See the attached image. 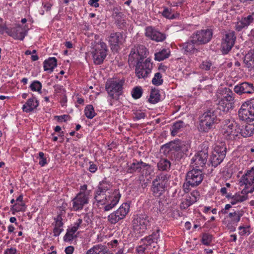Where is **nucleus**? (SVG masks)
Masks as SVG:
<instances>
[{
	"instance_id": "nucleus-33",
	"label": "nucleus",
	"mask_w": 254,
	"mask_h": 254,
	"mask_svg": "<svg viewBox=\"0 0 254 254\" xmlns=\"http://www.w3.org/2000/svg\"><path fill=\"white\" fill-rule=\"evenodd\" d=\"M57 61L55 57L49 58L44 62V69L45 71H49L52 72L54 68L57 66Z\"/></svg>"
},
{
	"instance_id": "nucleus-6",
	"label": "nucleus",
	"mask_w": 254,
	"mask_h": 254,
	"mask_svg": "<svg viewBox=\"0 0 254 254\" xmlns=\"http://www.w3.org/2000/svg\"><path fill=\"white\" fill-rule=\"evenodd\" d=\"M153 171L154 168L151 165L144 163L141 160H134L127 168V173L133 174L137 172L140 173L142 176L145 175V176L151 175Z\"/></svg>"
},
{
	"instance_id": "nucleus-48",
	"label": "nucleus",
	"mask_w": 254,
	"mask_h": 254,
	"mask_svg": "<svg viewBox=\"0 0 254 254\" xmlns=\"http://www.w3.org/2000/svg\"><path fill=\"white\" fill-rule=\"evenodd\" d=\"M42 87L41 83L38 80L34 81L30 85V88L31 90L37 91L39 93H41Z\"/></svg>"
},
{
	"instance_id": "nucleus-59",
	"label": "nucleus",
	"mask_w": 254,
	"mask_h": 254,
	"mask_svg": "<svg viewBox=\"0 0 254 254\" xmlns=\"http://www.w3.org/2000/svg\"><path fill=\"white\" fill-rule=\"evenodd\" d=\"M134 118L137 120H139L141 119H144L145 117V113L140 111H137L135 112H134Z\"/></svg>"
},
{
	"instance_id": "nucleus-47",
	"label": "nucleus",
	"mask_w": 254,
	"mask_h": 254,
	"mask_svg": "<svg viewBox=\"0 0 254 254\" xmlns=\"http://www.w3.org/2000/svg\"><path fill=\"white\" fill-rule=\"evenodd\" d=\"M117 214V211L116 210L108 215V221L111 224H115L120 220L118 219L119 216Z\"/></svg>"
},
{
	"instance_id": "nucleus-7",
	"label": "nucleus",
	"mask_w": 254,
	"mask_h": 254,
	"mask_svg": "<svg viewBox=\"0 0 254 254\" xmlns=\"http://www.w3.org/2000/svg\"><path fill=\"white\" fill-rule=\"evenodd\" d=\"M204 175L199 169H192L189 171L186 176V184L183 185L184 189H189L187 187H195L202 182Z\"/></svg>"
},
{
	"instance_id": "nucleus-42",
	"label": "nucleus",
	"mask_w": 254,
	"mask_h": 254,
	"mask_svg": "<svg viewBox=\"0 0 254 254\" xmlns=\"http://www.w3.org/2000/svg\"><path fill=\"white\" fill-rule=\"evenodd\" d=\"M184 125L185 123L182 121H179L174 123L171 128V135L172 136H175L179 132L180 129L184 127Z\"/></svg>"
},
{
	"instance_id": "nucleus-53",
	"label": "nucleus",
	"mask_w": 254,
	"mask_h": 254,
	"mask_svg": "<svg viewBox=\"0 0 254 254\" xmlns=\"http://www.w3.org/2000/svg\"><path fill=\"white\" fill-rule=\"evenodd\" d=\"M77 236L75 234H72L69 230H67L66 233L64 237V240L65 242H70L76 238Z\"/></svg>"
},
{
	"instance_id": "nucleus-62",
	"label": "nucleus",
	"mask_w": 254,
	"mask_h": 254,
	"mask_svg": "<svg viewBox=\"0 0 254 254\" xmlns=\"http://www.w3.org/2000/svg\"><path fill=\"white\" fill-rule=\"evenodd\" d=\"M83 220L81 218H78L75 222L73 224V226L78 229L80 227H81L84 225L83 224Z\"/></svg>"
},
{
	"instance_id": "nucleus-44",
	"label": "nucleus",
	"mask_w": 254,
	"mask_h": 254,
	"mask_svg": "<svg viewBox=\"0 0 254 254\" xmlns=\"http://www.w3.org/2000/svg\"><path fill=\"white\" fill-rule=\"evenodd\" d=\"M195 199H191L189 194L187 195L180 204L181 209H186L194 203Z\"/></svg>"
},
{
	"instance_id": "nucleus-20",
	"label": "nucleus",
	"mask_w": 254,
	"mask_h": 254,
	"mask_svg": "<svg viewBox=\"0 0 254 254\" xmlns=\"http://www.w3.org/2000/svg\"><path fill=\"white\" fill-rule=\"evenodd\" d=\"M234 91L239 95L243 94H253L254 93V86L251 83L244 82L235 85Z\"/></svg>"
},
{
	"instance_id": "nucleus-49",
	"label": "nucleus",
	"mask_w": 254,
	"mask_h": 254,
	"mask_svg": "<svg viewBox=\"0 0 254 254\" xmlns=\"http://www.w3.org/2000/svg\"><path fill=\"white\" fill-rule=\"evenodd\" d=\"M142 94V90L141 87H135L133 88L131 95L134 99H137L141 97Z\"/></svg>"
},
{
	"instance_id": "nucleus-43",
	"label": "nucleus",
	"mask_w": 254,
	"mask_h": 254,
	"mask_svg": "<svg viewBox=\"0 0 254 254\" xmlns=\"http://www.w3.org/2000/svg\"><path fill=\"white\" fill-rule=\"evenodd\" d=\"M85 115L89 119H93L96 115L94 108L91 105H87L84 109Z\"/></svg>"
},
{
	"instance_id": "nucleus-17",
	"label": "nucleus",
	"mask_w": 254,
	"mask_h": 254,
	"mask_svg": "<svg viewBox=\"0 0 254 254\" xmlns=\"http://www.w3.org/2000/svg\"><path fill=\"white\" fill-rule=\"evenodd\" d=\"M236 39L235 32L230 31L227 32L222 39L221 43V52L223 54H227L234 46Z\"/></svg>"
},
{
	"instance_id": "nucleus-1",
	"label": "nucleus",
	"mask_w": 254,
	"mask_h": 254,
	"mask_svg": "<svg viewBox=\"0 0 254 254\" xmlns=\"http://www.w3.org/2000/svg\"><path fill=\"white\" fill-rule=\"evenodd\" d=\"M219 111L217 108L207 110L199 116L198 129L200 132H208L215 128L216 125L220 122Z\"/></svg>"
},
{
	"instance_id": "nucleus-8",
	"label": "nucleus",
	"mask_w": 254,
	"mask_h": 254,
	"mask_svg": "<svg viewBox=\"0 0 254 254\" xmlns=\"http://www.w3.org/2000/svg\"><path fill=\"white\" fill-rule=\"evenodd\" d=\"M239 184L241 186H245V188L241 192L242 194H247L254 191V169L253 168L242 176L239 180Z\"/></svg>"
},
{
	"instance_id": "nucleus-26",
	"label": "nucleus",
	"mask_w": 254,
	"mask_h": 254,
	"mask_svg": "<svg viewBox=\"0 0 254 254\" xmlns=\"http://www.w3.org/2000/svg\"><path fill=\"white\" fill-rule=\"evenodd\" d=\"M244 207L241 208L239 205L238 207H234L232 211L228 214V218L231 219L233 223H237L244 214Z\"/></svg>"
},
{
	"instance_id": "nucleus-52",
	"label": "nucleus",
	"mask_w": 254,
	"mask_h": 254,
	"mask_svg": "<svg viewBox=\"0 0 254 254\" xmlns=\"http://www.w3.org/2000/svg\"><path fill=\"white\" fill-rule=\"evenodd\" d=\"M55 93L59 96L65 94V90L63 86L57 84L54 86Z\"/></svg>"
},
{
	"instance_id": "nucleus-23",
	"label": "nucleus",
	"mask_w": 254,
	"mask_h": 254,
	"mask_svg": "<svg viewBox=\"0 0 254 254\" xmlns=\"http://www.w3.org/2000/svg\"><path fill=\"white\" fill-rule=\"evenodd\" d=\"M159 229H157L155 231L153 232L152 234L142 239L141 242L144 244L146 247L149 248V247H152L153 248H156L155 245L157 244V241L160 237Z\"/></svg>"
},
{
	"instance_id": "nucleus-56",
	"label": "nucleus",
	"mask_w": 254,
	"mask_h": 254,
	"mask_svg": "<svg viewBox=\"0 0 254 254\" xmlns=\"http://www.w3.org/2000/svg\"><path fill=\"white\" fill-rule=\"evenodd\" d=\"M212 66V63L210 61H203L200 65V68L205 70H209L211 66Z\"/></svg>"
},
{
	"instance_id": "nucleus-15",
	"label": "nucleus",
	"mask_w": 254,
	"mask_h": 254,
	"mask_svg": "<svg viewBox=\"0 0 254 254\" xmlns=\"http://www.w3.org/2000/svg\"><path fill=\"white\" fill-rule=\"evenodd\" d=\"M152 64L149 59H147L144 62H139L136 64L135 75L138 78H145L151 73Z\"/></svg>"
},
{
	"instance_id": "nucleus-54",
	"label": "nucleus",
	"mask_w": 254,
	"mask_h": 254,
	"mask_svg": "<svg viewBox=\"0 0 254 254\" xmlns=\"http://www.w3.org/2000/svg\"><path fill=\"white\" fill-rule=\"evenodd\" d=\"M45 154L42 152H39L37 158L39 159V164L43 167L47 164V158L44 156Z\"/></svg>"
},
{
	"instance_id": "nucleus-29",
	"label": "nucleus",
	"mask_w": 254,
	"mask_h": 254,
	"mask_svg": "<svg viewBox=\"0 0 254 254\" xmlns=\"http://www.w3.org/2000/svg\"><path fill=\"white\" fill-rule=\"evenodd\" d=\"M39 103L35 97L29 99L25 104L23 105V111L26 112H32L34 109L38 106Z\"/></svg>"
},
{
	"instance_id": "nucleus-31",
	"label": "nucleus",
	"mask_w": 254,
	"mask_h": 254,
	"mask_svg": "<svg viewBox=\"0 0 254 254\" xmlns=\"http://www.w3.org/2000/svg\"><path fill=\"white\" fill-rule=\"evenodd\" d=\"M238 115L241 120L246 121L248 123H251V119L254 117L252 111L243 109L242 107L239 110Z\"/></svg>"
},
{
	"instance_id": "nucleus-27",
	"label": "nucleus",
	"mask_w": 254,
	"mask_h": 254,
	"mask_svg": "<svg viewBox=\"0 0 254 254\" xmlns=\"http://www.w3.org/2000/svg\"><path fill=\"white\" fill-rule=\"evenodd\" d=\"M190 148V140H181L180 143L179 152L176 154V159L180 160L187 156V153Z\"/></svg>"
},
{
	"instance_id": "nucleus-38",
	"label": "nucleus",
	"mask_w": 254,
	"mask_h": 254,
	"mask_svg": "<svg viewBox=\"0 0 254 254\" xmlns=\"http://www.w3.org/2000/svg\"><path fill=\"white\" fill-rule=\"evenodd\" d=\"M241 195L240 194H236L233 196L231 197L230 203L233 205H236L238 203L242 202L247 199L248 196L247 194Z\"/></svg>"
},
{
	"instance_id": "nucleus-64",
	"label": "nucleus",
	"mask_w": 254,
	"mask_h": 254,
	"mask_svg": "<svg viewBox=\"0 0 254 254\" xmlns=\"http://www.w3.org/2000/svg\"><path fill=\"white\" fill-rule=\"evenodd\" d=\"M17 251L15 248H10L7 249L5 251L4 254H16Z\"/></svg>"
},
{
	"instance_id": "nucleus-22",
	"label": "nucleus",
	"mask_w": 254,
	"mask_h": 254,
	"mask_svg": "<svg viewBox=\"0 0 254 254\" xmlns=\"http://www.w3.org/2000/svg\"><path fill=\"white\" fill-rule=\"evenodd\" d=\"M254 21V12L243 16L240 21L237 22L235 26L236 30L238 31H241L243 29L248 27Z\"/></svg>"
},
{
	"instance_id": "nucleus-41",
	"label": "nucleus",
	"mask_w": 254,
	"mask_h": 254,
	"mask_svg": "<svg viewBox=\"0 0 254 254\" xmlns=\"http://www.w3.org/2000/svg\"><path fill=\"white\" fill-rule=\"evenodd\" d=\"M180 140L177 139L171 141L165 145L166 148L170 151H175L177 153L179 152Z\"/></svg>"
},
{
	"instance_id": "nucleus-2",
	"label": "nucleus",
	"mask_w": 254,
	"mask_h": 254,
	"mask_svg": "<svg viewBox=\"0 0 254 254\" xmlns=\"http://www.w3.org/2000/svg\"><path fill=\"white\" fill-rule=\"evenodd\" d=\"M218 102L217 108L223 112H228L234 107L235 93L227 87L219 88L216 94Z\"/></svg>"
},
{
	"instance_id": "nucleus-39",
	"label": "nucleus",
	"mask_w": 254,
	"mask_h": 254,
	"mask_svg": "<svg viewBox=\"0 0 254 254\" xmlns=\"http://www.w3.org/2000/svg\"><path fill=\"white\" fill-rule=\"evenodd\" d=\"M171 163L169 160L165 158H162L157 163V167L159 170L167 171L169 170Z\"/></svg>"
},
{
	"instance_id": "nucleus-10",
	"label": "nucleus",
	"mask_w": 254,
	"mask_h": 254,
	"mask_svg": "<svg viewBox=\"0 0 254 254\" xmlns=\"http://www.w3.org/2000/svg\"><path fill=\"white\" fill-rule=\"evenodd\" d=\"M201 150L191 159L192 163L195 167H203L206 164L208 157V146L207 142H204L200 145Z\"/></svg>"
},
{
	"instance_id": "nucleus-45",
	"label": "nucleus",
	"mask_w": 254,
	"mask_h": 254,
	"mask_svg": "<svg viewBox=\"0 0 254 254\" xmlns=\"http://www.w3.org/2000/svg\"><path fill=\"white\" fill-rule=\"evenodd\" d=\"M243 109L252 111L254 115V99H251L244 102L241 106Z\"/></svg>"
},
{
	"instance_id": "nucleus-61",
	"label": "nucleus",
	"mask_w": 254,
	"mask_h": 254,
	"mask_svg": "<svg viewBox=\"0 0 254 254\" xmlns=\"http://www.w3.org/2000/svg\"><path fill=\"white\" fill-rule=\"evenodd\" d=\"M2 22V19L0 18V34H3L4 32L6 33V31L9 29L5 24H1Z\"/></svg>"
},
{
	"instance_id": "nucleus-40",
	"label": "nucleus",
	"mask_w": 254,
	"mask_h": 254,
	"mask_svg": "<svg viewBox=\"0 0 254 254\" xmlns=\"http://www.w3.org/2000/svg\"><path fill=\"white\" fill-rule=\"evenodd\" d=\"M170 51L167 49H163L161 51L155 54V60L158 61H163L169 57Z\"/></svg>"
},
{
	"instance_id": "nucleus-9",
	"label": "nucleus",
	"mask_w": 254,
	"mask_h": 254,
	"mask_svg": "<svg viewBox=\"0 0 254 254\" xmlns=\"http://www.w3.org/2000/svg\"><path fill=\"white\" fill-rule=\"evenodd\" d=\"M227 151V148L224 144L217 145L209 158V162L212 166L216 167L220 164L224 159Z\"/></svg>"
},
{
	"instance_id": "nucleus-21",
	"label": "nucleus",
	"mask_w": 254,
	"mask_h": 254,
	"mask_svg": "<svg viewBox=\"0 0 254 254\" xmlns=\"http://www.w3.org/2000/svg\"><path fill=\"white\" fill-rule=\"evenodd\" d=\"M190 39L186 42L179 44L180 49L184 54L191 55L198 52V50L195 47V42L192 38Z\"/></svg>"
},
{
	"instance_id": "nucleus-28",
	"label": "nucleus",
	"mask_w": 254,
	"mask_h": 254,
	"mask_svg": "<svg viewBox=\"0 0 254 254\" xmlns=\"http://www.w3.org/2000/svg\"><path fill=\"white\" fill-rule=\"evenodd\" d=\"M166 188L162 184H157L152 181L151 190L154 196L159 197L165 192Z\"/></svg>"
},
{
	"instance_id": "nucleus-13",
	"label": "nucleus",
	"mask_w": 254,
	"mask_h": 254,
	"mask_svg": "<svg viewBox=\"0 0 254 254\" xmlns=\"http://www.w3.org/2000/svg\"><path fill=\"white\" fill-rule=\"evenodd\" d=\"M121 196V194L118 190L108 192V195L101 205L104 206V210L109 211L113 209L118 203Z\"/></svg>"
},
{
	"instance_id": "nucleus-36",
	"label": "nucleus",
	"mask_w": 254,
	"mask_h": 254,
	"mask_svg": "<svg viewBox=\"0 0 254 254\" xmlns=\"http://www.w3.org/2000/svg\"><path fill=\"white\" fill-rule=\"evenodd\" d=\"M129 205L127 203H124L120 206L117 210V214L119 216L118 219L121 220L125 218L129 211Z\"/></svg>"
},
{
	"instance_id": "nucleus-3",
	"label": "nucleus",
	"mask_w": 254,
	"mask_h": 254,
	"mask_svg": "<svg viewBox=\"0 0 254 254\" xmlns=\"http://www.w3.org/2000/svg\"><path fill=\"white\" fill-rule=\"evenodd\" d=\"M221 131L227 140H234L240 134V126L230 119H225L222 122Z\"/></svg>"
},
{
	"instance_id": "nucleus-32",
	"label": "nucleus",
	"mask_w": 254,
	"mask_h": 254,
	"mask_svg": "<svg viewBox=\"0 0 254 254\" xmlns=\"http://www.w3.org/2000/svg\"><path fill=\"white\" fill-rule=\"evenodd\" d=\"M240 134L244 137H247L252 135L254 133V126L251 123L248 125L240 127Z\"/></svg>"
},
{
	"instance_id": "nucleus-55",
	"label": "nucleus",
	"mask_w": 254,
	"mask_h": 254,
	"mask_svg": "<svg viewBox=\"0 0 254 254\" xmlns=\"http://www.w3.org/2000/svg\"><path fill=\"white\" fill-rule=\"evenodd\" d=\"M212 238L211 235L204 234L202 238V243L205 245H209L212 242Z\"/></svg>"
},
{
	"instance_id": "nucleus-35",
	"label": "nucleus",
	"mask_w": 254,
	"mask_h": 254,
	"mask_svg": "<svg viewBox=\"0 0 254 254\" xmlns=\"http://www.w3.org/2000/svg\"><path fill=\"white\" fill-rule=\"evenodd\" d=\"M107 248L102 245H97L88 250L86 254H106Z\"/></svg>"
},
{
	"instance_id": "nucleus-50",
	"label": "nucleus",
	"mask_w": 254,
	"mask_h": 254,
	"mask_svg": "<svg viewBox=\"0 0 254 254\" xmlns=\"http://www.w3.org/2000/svg\"><path fill=\"white\" fill-rule=\"evenodd\" d=\"M25 205L23 202L20 203L16 202L12 207V210L13 211H24L25 210Z\"/></svg>"
},
{
	"instance_id": "nucleus-46",
	"label": "nucleus",
	"mask_w": 254,
	"mask_h": 254,
	"mask_svg": "<svg viewBox=\"0 0 254 254\" xmlns=\"http://www.w3.org/2000/svg\"><path fill=\"white\" fill-rule=\"evenodd\" d=\"M163 82L161 74L160 72L156 73L152 80V83L156 86H159L161 85Z\"/></svg>"
},
{
	"instance_id": "nucleus-57",
	"label": "nucleus",
	"mask_w": 254,
	"mask_h": 254,
	"mask_svg": "<svg viewBox=\"0 0 254 254\" xmlns=\"http://www.w3.org/2000/svg\"><path fill=\"white\" fill-rule=\"evenodd\" d=\"M238 229L239 230V234L241 236L249 235L250 234L249 230V227L240 226Z\"/></svg>"
},
{
	"instance_id": "nucleus-12",
	"label": "nucleus",
	"mask_w": 254,
	"mask_h": 254,
	"mask_svg": "<svg viewBox=\"0 0 254 254\" xmlns=\"http://www.w3.org/2000/svg\"><path fill=\"white\" fill-rule=\"evenodd\" d=\"M146 48L143 45H138L132 48L128 56V62L130 65L134 64L142 60L146 57Z\"/></svg>"
},
{
	"instance_id": "nucleus-16",
	"label": "nucleus",
	"mask_w": 254,
	"mask_h": 254,
	"mask_svg": "<svg viewBox=\"0 0 254 254\" xmlns=\"http://www.w3.org/2000/svg\"><path fill=\"white\" fill-rule=\"evenodd\" d=\"M213 35L212 30L210 29H202L194 33L190 38H192L197 45L205 44L208 43Z\"/></svg>"
},
{
	"instance_id": "nucleus-37",
	"label": "nucleus",
	"mask_w": 254,
	"mask_h": 254,
	"mask_svg": "<svg viewBox=\"0 0 254 254\" xmlns=\"http://www.w3.org/2000/svg\"><path fill=\"white\" fill-rule=\"evenodd\" d=\"M160 100V95L159 94V90L155 88L152 89L148 99L149 103L155 104L158 103Z\"/></svg>"
},
{
	"instance_id": "nucleus-4",
	"label": "nucleus",
	"mask_w": 254,
	"mask_h": 254,
	"mask_svg": "<svg viewBox=\"0 0 254 254\" xmlns=\"http://www.w3.org/2000/svg\"><path fill=\"white\" fill-rule=\"evenodd\" d=\"M124 80L109 79L106 83V90L112 99L118 100L122 95Z\"/></svg>"
},
{
	"instance_id": "nucleus-34",
	"label": "nucleus",
	"mask_w": 254,
	"mask_h": 254,
	"mask_svg": "<svg viewBox=\"0 0 254 254\" xmlns=\"http://www.w3.org/2000/svg\"><path fill=\"white\" fill-rule=\"evenodd\" d=\"M244 62L249 68L254 67V49L250 50L245 56Z\"/></svg>"
},
{
	"instance_id": "nucleus-14",
	"label": "nucleus",
	"mask_w": 254,
	"mask_h": 254,
	"mask_svg": "<svg viewBox=\"0 0 254 254\" xmlns=\"http://www.w3.org/2000/svg\"><path fill=\"white\" fill-rule=\"evenodd\" d=\"M107 46L103 42L97 43L92 52L94 62L96 64H102L107 56Z\"/></svg>"
},
{
	"instance_id": "nucleus-19",
	"label": "nucleus",
	"mask_w": 254,
	"mask_h": 254,
	"mask_svg": "<svg viewBox=\"0 0 254 254\" xmlns=\"http://www.w3.org/2000/svg\"><path fill=\"white\" fill-rule=\"evenodd\" d=\"M6 33L15 40H23L27 35V30L25 27L18 24L14 27L9 28L8 30L6 31Z\"/></svg>"
},
{
	"instance_id": "nucleus-11",
	"label": "nucleus",
	"mask_w": 254,
	"mask_h": 254,
	"mask_svg": "<svg viewBox=\"0 0 254 254\" xmlns=\"http://www.w3.org/2000/svg\"><path fill=\"white\" fill-rule=\"evenodd\" d=\"M111 186L107 182L103 181L99 183L96 190L94 193V199L97 203L98 206H101L104 202L109 191L110 190Z\"/></svg>"
},
{
	"instance_id": "nucleus-18",
	"label": "nucleus",
	"mask_w": 254,
	"mask_h": 254,
	"mask_svg": "<svg viewBox=\"0 0 254 254\" xmlns=\"http://www.w3.org/2000/svg\"><path fill=\"white\" fill-rule=\"evenodd\" d=\"M88 194L87 192H79L72 200V210H81L84 205L88 203Z\"/></svg>"
},
{
	"instance_id": "nucleus-30",
	"label": "nucleus",
	"mask_w": 254,
	"mask_h": 254,
	"mask_svg": "<svg viewBox=\"0 0 254 254\" xmlns=\"http://www.w3.org/2000/svg\"><path fill=\"white\" fill-rule=\"evenodd\" d=\"M170 177V175L167 173L161 172L156 175L155 179L153 181L157 184H162L163 186L167 188Z\"/></svg>"
},
{
	"instance_id": "nucleus-58",
	"label": "nucleus",
	"mask_w": 254,
	"mask_h": 254,
	"mask_svg": "<svg viewBox=\"0 0 254 254\" xmlns=\"http://www.w3.org/2000/svg\"><path fill=\"white\" fill-rule=\"evenodd\" d=\"M148 248V247H146V245L142 243V245L136 247V251L138 254H143L145 250Z\"/></svg>"
},
{
	"instance_id": "nucleus-60",
	"label": "nucleus",
	"mask_w": 254,
	"mask_h": 254,
	"mask_svg": "<svg viewBox=\"0 0 254 254\" xmlns=\"http://www.w3.org/2000/svg\"><path fill=\"white\" fill-rule=\"evenodd\" d=\"M189 195L191 199H195L194 203L197 201L200 196L199 192L197 190H193L191 192L190 194Z\"/></svg>"
},
{
	"instance_id": "nucleus-25",
	"label": "nucleus",
	"mask_w": 254,
	"mask_h": 254,
	"mask_svg": "<svg viewBox=\"0 0 254 254\" xmlns=\"http://www.w3.org/2000/svg\"><path fill=\"white\" fill-rule=\"evenodd\" d=\"M145 35L157 42L162 41L166 38L164 34L156 30L152 27H147L146 28Z\"/></svg>"
},
{
	"instance_id": "nucleus-5",
	"label": "nucleus",
	"mask_w": 254,
	"mask_h": 254,
	"mask_svg": "<svg viewBox=\"0 0 254 254\" xmlns=\"http://www.w3.org/2000/svg\"><path fill=\"white\" fill-rule=\"evenodd\" d=\"M152 220V218L145 214H137L132 222L133 228L138 233L143 234L150 227Z\"/></svg>"
},
{
	"instance_id": "nucleus-51",
	"label": "nucleus",
	"mask_w": 254,
	"mask_h": 254,
	"mask_svg": "<svg viewBox=\"0 0 254 254\" xmlns=\"http://www.w3.org/2000/svg\"><path fill=\"white\" fill-rule=\"evenodd\" d=\"M162 15L168 19H173L175 18L174 14L172 13L171 9L168 7H164V10L162 12Z\"/></svg>"
},
{
	"instance_id": "nucleus-63",
	"label": "nucleus",
	"mask_w": 254,
	"mask_h": 254,
	"mask_svg": "<svg viewBox=\"0 0 254 254\" xmlns=\"http://www.w3.org/2000/svg\"><path fill=\"white\" fill-rule=\"evenodd\" d=\"M89 171L91 173H95L97 170V166L91 161L89 162Z\"/></svg>"
},
{
	"instance_id": "nucleus-24",
	"label": "nucleus",
	"mask_w": 254,
	"mask_h": 254,
	"mask_svg": "<svg viewBox=\"0 0 254 254\" xmlns=\"http://www.w3.org/2000/svg\"><path fill=\"white\" fill-rule=\"evenodd\" d=\"M123 35L120 32L111 33L109 37V42L111 46V49L117 51L119 45L122 43Z\"/></svg>"
}]
</instances>
